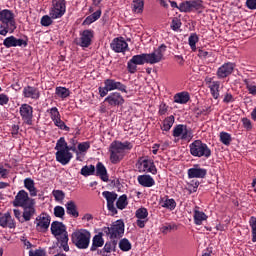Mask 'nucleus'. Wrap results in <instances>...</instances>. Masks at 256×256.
Returning a JSON list of instances; mask_svg holds the SVG:
<instances>
[{"instance_id":"nucleus-41","label":"nucleus","mask_w":256,"mask_h":256,"mask_svg":"<svg viewBox=\"0 0 256 256\" xmlns=\"http://www.w3.org/2000/svg\"><path fill=\"white\" fill-rule=\"evenodd\" d=\"M119 248L121 249V251H125V252L131 251V242H129L127 238H124L120 240Z\"/></svg>"},{"instance_id":"nucleus-27","label":"nucleus","mask_w":256,"mask_h":256,"mask_svg":"<svg viewBox=\"0 0 256 256\" xmlns=\"http://www.w3.org/2000/svg\"><path fill=\"white\" fill-rule=\"evenodd\" d=\"M96 175L97 177H100L102 181L107 183L109 181V175L107 174V168H105V165L103 163L98 162L96 165Z\"/></svg>"},{"instance_id":"nucleus-2","label":"nucleus","mask_w":256,"mask_h":256,"mask_svg":"<svg viewBox=\"0 0 256 256\" xmlns=\"http://www.w3.org/2000/svg\"><path fill=\"white\" fill-rule=\"evenodd\" d=\"M133 149V145L131 142H120V141H113L110 145V161L111 163L117 164L123 160L125 157V150L130 151Z\"/></svg>"},{"instance_id":"nucleus-8","label":"nucleus","mask_w":256,"mask_h":256,"mask_svg":"<svg viewBox=\"0 0 256 256\" xmlns=\"http://www.w3.org/2000/svg\"><path fill=\"white\" fill-rule=\"evenodd\" d=\"M167 51V46L165 44L160 45L152 53H146V61L149 65H155L156 63H161L163 61V55Z\"/></svg>"},{"instance_id":"nucleus-40","label":"nucleus","mask_w":256,"mask_h":256,"mask_svg":"<svg viewBox=\"0 0 256 256\" xmlns=\"http://www.w3.org/2000/svg\"><path fill=\"white\" fill-rule=\"evenodd\" d=\"M115 249H117V240L106 242L103 251H105V253H111V251H115Z\"/></svg>"},{"instance_id":"nucleus-29","label":"nucleus","mask_w":256,"mask_h":256,"mask_svg":"<svg viewBox=\"0 0 256 256\" xmlns=\"http://www.w3.org/2000/svg\"><path fill=\"white\" fill-rule=\"evenodd\" d=\"M209 83V89L211 91V95L214 99H219V87H221V83L219 81L211 82V78L206 80Z\"/></svg>"},{"instance_id":"nucleus-35","label":"nucleus","mask_w":256,"mask_h":256,"mask_svg":"<svg viewBox=\"0 0 256 256\" xmlns=\"http://www.w3.org/2000/svg\"><path fill=\"white\" fill-rule=\"evenodd\" d=\"M203 221H207V215L199 210L194 211V223L195 225H202Z\"/></svg>"},{"instance_id":"nucleus-13","label":"nucleus","mask_w":256,"mask_h":256,"mask_svg":"<svg viewBox=\"0 0 256 256\" xmlns=\"http://www.w3.org/2000/svg\"><path fill=\"white\" fill-rule=\"evenodd\" d=\"M51 225V216L47 213H42L36 218V229L45 233Z\"/></svg>"},{"instance_id":"nucleus-1","label":"nucleus","mask_w":256,"mask_h":256,"mask_svg":"<svg viewBox=\"0 0 256 256\" xmlns=\"http://www.w3.org/2000/svg\"><path fill=\"white\" fill-rule=\"evenodd\" d=\"M51 233L57 240V245L63 251H69V233L63 222L54 221L51 224Z\"/></svg>"},{"instance_id":"nucleus-11","label":"nucleus","mask_w":256,"mask_h":256,"mask_svg":"<svg viewBox=\"0 0 256 256\" xmlns=\"http://www.w3.org/2000/svg\"><path fill=\"white\" fill-rule=\"evenodd\" d=\"M147 63V53L134 55L129 61H128V71L129 73H136L137 72V65H145Z\"/></svg>"},{"instance_id":"nucleus-10","label":"nucleus","mask_w":256,"mask_h":256,"mask_svg":"<svg viewBox=\"0 0 256 256\" xmlns=\"http://www.w3.org/2000/svg\"><path fill=\"white\" fill-rule=\"evenodd\" d=\"M34 202H35V199L30 198L29 194L25 190H20L15 196V199L13 201V206L26 207L27 205H31V203H34Z\"/></svg>"},{"instance_id":"nucleus-52","label":"nucleus","mask_w":256,"mask_h":256,"mask_svg":"<svg viewBox=\"0 0 256 256\" xmlns=\"http://www.w3.org/2000/svg\"><path fill=\"white\" fill-rule=\"evenodd\" d=\"M53 18L48 16V15H45L41 18V25L43 27H49V25H52L53 24Z\"/></svg>"},{"instance_id":"nucleus-31","label":"nucleus","mask_w":256,"mask_h":256,"mask_svg":"<svg viewBox=\"0 0 256 256\" xmlns=\"http://www.w3.org/2000/svg\"><path fill=\"white\" fill-rule=\"evenodd\" d=\"M105 245V240H103V235L99 233L98 235H95L92 240V246L90 248V251H97L98 247H103Z\"/></svg>"},{"instance_id":"nucleus-50","label":"nucleus","mask_w":256,"mask_h":256,"mask_svg":"<svg viewBox=\"0 0 256 256\" xmlns=\"http://www.w3.org/2000/svg\"><path fill=\"white\" fill-rule=\"evenodd\" d=\"M54 215L55 217L63 219V217L65 216V208H63V206H56L54 208Z\"/></svg>"},{"instance_id":"nucleus-18","label":"nucleus","mask_w":256,"mask_h":256,"mask_svg":"<svg viewBox=\"0 0 256 256\" xmlns=\"http://www.w3.org/2000/svg\"><path fill=\"white\" fill-rule=\"evenodd\" d=\"M173 137H180L182 140L190 139L191 131L185 125L179 124L173 130Z\"/></svg>"},{"instance_id":"nucleus-64","label":"nucleus","mask_w":256,"mask_h":256,"mask_svg":"<svg viewBox=\"0 0 256 256\" xmlns=\"http://www.w3.org/2000/svg\"><path fill=\"white\" fill-rule=\"evenodd\" d=\"M231 101H233V95L227 93L223 99L224 103H231Z\"/></svg>"},{"instance_id":"nucleus-33","label":"nucleus","mask_w":256,"mask_h":256,"mask_svg":"<svg viewBox=\"0 0 256 256\" xmlns=\"http://www.w3.org/2000/svg\"><path fill=\"white\" fill-rule=\"evenodd\" d=\"M189 93L181 92L177 93L174 96V103H180L181 105H185V103H189Z\"/></svg>"},{"instance_id":"nucleus-48","label":"nucleus","mask_w":256,"mask_h":256,"mask_svg":"<svg viewBox=\"0 0 256 256\" xmlns=\"http://www.w3.org/2000/svg\"><path fill=\"white\" fill-rule=\"evenodd\" d=\"M52 195L55 201H63V199H65V192H63V190H54Z\"/></svg>"},{"instance_id":"nucleus-51","label":"nucleus","mask_w":256,"mask_h":256,"mask_svg":"<svg viewBox=\"0 0 256 256\" xmlns=\"http://www.w3.org/2000/svg\"><path fill=\"white\" fill-rule=\"evenodd\" d=\"M50 115L52 121H57L61 118V114H59V110L57 109V107H53L50 109Z\"/></svg>"},{"instance_id":"nucleus-46","label":"nucleus","mask_w":256,"mask_h":256,"mask_svg":"<svg viewBox=\"0 0 256 256\" xmlns=\"http://www.w3.org/2000/svg\"><path fill=\"white\" fill-rule=\"evenodd\" d=\"M67 142L65 141L64 137H61L55 146L56 151H65L67 149Z\"/></svg>"},{"instance_id":"nucleus-6","label":"nucleus","mask_w":256,"mask_h":256,"mask_svg":"<svg viewBox=\"0 0 256 256\" xmlns=\"http://www.w3.org/2000/svg\"><path fill=\"white\" fill-rule=\"evenodd\" d=\"M190 153L193 157H211V149L201 140H195L190 144Z\"/></svg>"},{"instance_id":"nucleus-26","label":"nucleus","mask_w":256,"mask_h":256,"mask_svg":"<svg viewBox=\"0 0 256 256\" xmlns=\"http://www.w3.org/2000/svg\"><path fill=\"white\" fill-rule=\"evenodd\" d=\"M207 175V170L203 168H190L188 170V177L190 179H203Z\"/></svg>"},{"instance_id":"nucleus-60","label":"nucleus","mask_w":256,"mask_h":256,"mask_svg":"<svg viewBox=\"0 0 256 256\" xmlns=\"http://www.w3.org/2000/svg\"><path fill=\"white\" fill-rule=\"evenodd\" d=\"M246 89H248L250 95H256V86L246 83Z\"/></svg>"},{"instance_id":"nucleus-9","label":"nucleus","mask_w":256,"mask_h":256,"mask_svg":"<svg viewBox=\"0 0 256 256\" xmlns=\"http://www.w3.org/2000/svg\"><path fill=\"white\" fill-rule=\"evenodd\" d=\"M199 9H203V0L185 1L179 5V11L182 13H191V11H199Z\"/></svg>"},{"instance_id":"nucleus-15","label":"nucleus","mask_w":256,"mask_h":256,"mask_svg":"<svg viewBox=\"0 0 256 256\" xmlns=\"http://www.w3.org/2000/svg\"><path fill=\"white\" fill-rule=\"evenodd\" d=\"M103 197H105L107 201V208L113 214L117 215V208H115V201H117V193L104 191L102 193Z\"/></svg>"},{"instance_id":"nucleus-25","label":"nucleus","mask_w":256,"mask_h":256,"mask_svg":"<svg viewBox=\"0 0 256 256\" xmlns=\"http://www.w3.org/2000/svg\"><path fill=\"white\" fill-rule=\"evenodd\" d=\"M0 226L8 227V229H15V220L11 217V213L7 212L0 217Z\"/></svg>"},{"instance_id":"nucleus-59","label":"nucleus","mask_w":256,"mask_h":256,"mask_svg":"<svg viewBox=\"0 0 256 256\" xmlns=\"http://www.w3.org/2000/svg\"><path fill=\"white\" fill-rule=\"evenodd\" d=\"M168 109H169V107L167 106V104L161 103L160 106H159L160 115H165V113H167Z\"/></svg>"},{"instance_id":"nucleus-38","label":"nucleus","mask_w":256,"mask_h":256,"mask_svg":"<svg viewBox=\"0 0 256 256\" xmlns=\"http://www.w3.org/2000/svg\"><path fill=\"white\" fill-rule=\"evenodd\" d=\"M173 123H175V116L171 115L167 117L163 121L162 131H170L171 127H173Z\"/></svg>"},{"instance_id":"nucleus-30","label":"nucleus","mask_w":256,"mask_h":256,"mask_svg":"<svg viewBox=\"0 0 256 256\" xmlns=\"http://www.w3.org/2000/svg\"><path fill=\"white\" fill-rule=\"evenodd\" d=\"M138 183L142 185V187H153L155 180L149 175H141L138 176Z\"/></svg>"},{"instance_id":"nucleus-43","label":"nucleus","mask_w":256,"mask_h":256,"mask_svg":"<svg viewBox=\"0 0 256 256\" xmlns=\"http://www.w3.org/2000/svg\"><path fill=\"white\" fill-rule=\"evenodd\" d=\"M249 225L252 229V242L256 243V218L252 216L249 220Z\"/></svg>"},{"instance_id":"nucleus-62","label":"nucleus","mask_w":256,"mask_h":256,"mask_svg":"<svg viewBox=\"0 0 256 256\" xmlns=\"http://www.w3.org/2000/svg\"><path fill=\"white\" fill-rule=\"evenodd\" d=\"M9 98L5 94H0V105H7Z\"/></svg>"},{"instance_id":"nucleus-61","label":"nucleus","mask_w":256,"mask_h":256,"mask_svg":"<svg viewBox=\"0 0 256 256\" xmlns=\"http://www.w3.org/2000/svg\"><path fill=\"white\" fill-rule=\"evenodd\" d=\"M242 123H243V126L245 127V129H252V127H253L251 125V120H249L248 118H243Z\"/></svg>"},{"instance_id":"nucleus-23","label":"nucleus","mask_w":256,"mask_h":256,"mask_svg":"<svg viewBox=\"0 0 256 256\" xmlns=\"http://www.w3.org/2000/svg\"><path fill=\"white\" fill-rule=\"evenodd\" d=\"M73 158V154L71 152H68L67 150H58L56 152V161L58 163H61V165H67L69 161Z\"/></svg>"},{"instance_id":"nucleus-49","label":"nucleus","mask_w":256,"mask_h":256,"mask_svg":"<svg viewBox=\"0 0 256 256\" xmlns=\"http://www.w3.org/2000/svg\"><path fill=\"white\" fill-rule=\"evenodd\" d=\"M199 41V37H197L196 34H192L190 37H189V45L191 47V49L193 51H195L197 49L196 45H197V42Z\"/></svg>"},{"instance_id":"nucleus-20","label":"nucleus","mask_w":256,"mask_h":256,"mask_svg":"<svg viewBox=\"0 0 256 256\" xmlns=\"http://www.w3.org/2000/svg\"><path fill=\"white\" fill-rule=\"evenodd\" d=\"M93 39V30H84L80 37V42L77 43L80 47H89Z\"/></svg>"},{"instance_id":"nucleus-54","label":"nucleus","mask_w":256,"mask_h":256,"mask_svg":"<svg viewBox=\"0 0 256 256\" xmlns=\"http://www.w3.org/2000/svg\"><path fill=\"white\" fill-rule=\"evenodd\" d=\"M171 29H173V31H178L179 29H181V20L177 18L173 19Z\"/></svg>"},{"instance_id":"nucleus-63","label":"nucleus","mask_w":256,"mask_h":256,"mask_svg":"<svg viewBox=\"0 0 256 256\" xmlns=\"http://www.w3.org/2000/svg\"><path fill=\"white\" fill-rule=\"evenodd\" d=\"M7 175H9V170L0 165V176L6 179Z\"/></svg>"},{"instance_id":"nucleus-3","label":"nucleus","mask_w":256,"mask_h":256,"mask_svg":"<svg viewBox=\"0 0 256 256\" xmlns=\"http://www.w3.org/2000/svg\"><path fill=\"white\" fill-rule=\"evenodd\" d=\"M0 21L2 25L0 28V35H7L8 33H13L15 29H17V25L15 23V14L11 10H2L0 11Z\"/></svg>"},{"instance_id":"nucleus-19","label":"nucleus","mask_w":256,"mask_h":256,"mask_svg":"<svg viewBox=\"0 0 256 256\" xmlns=\"http://www.w3.org/2000/svg\"><path fill=\"white\" fill-rule=\"evenodd\" d=\"M110 47H111L112 51H115V53H125V51H127V47H129V45L122 38H115L112 41V43L110 44Z\"/></svg>"},{"instance_id":"nucleus-53","label":"nucleus","mask_w":256,"mask_h":256,"mask_svg":"<svg viewBox=\"0 0 256 256\" xmlns=\"http://www.w3.org/2000/svg\"><path fill=\"white\" fill-rule=\"evenodd\" d=\"M54 124L56 125V127H59V129H63L64 131H69V127L65 125V122H63L61 118L54 120Z\"/></svg>"},{"instance_id":"nucleus-36","label":"nucleus","mask_w":256,"mask_h":256,"mask_svg":"<svg viewBox=\"0 0 256 256\" xmlns=\"http://www.w3.org/2000/svg\"><path fill=\"white\" fill-rule=\"evenodd\" d=\"M143 7H145V2L143 0H133L132 10L134 13H143Z\"/></svg>"},{"instance_id":"nucleus-37","label":"nucleus","mask_w":256,"mask_h":256,"mask_svg":"<svg viewBox=\"0 0 256 256\" xmlns=\"http://www.w3.org/2000/svg\"><path fill=\"white\" fill-rule=\"evenodd\" d=\"M161 207H164L165 209H169L170 211H173L175 207H177V202H175L174 199H166L162 200L160 202Z\"/></svg>"},{"instance_id":"nucleus-28","label":"nucleus","mask_w":256,"mask_h":256,"mask_svg":"<svg viewBox=\"0 0 256 256\" xmlns=\"http://www.w3.org/2000/svg\"><path fill=\"white\" fill-rule=\"evenodd\" d=\"M23 95L27 99H39V89L33 86H26L24 87Z\"/></svg>"},{"instance_id":"nucleus-39","label":"nucleus","mask_w":256,"mask_h":256,"mask_svg":"<svg viewBox=\"0 0 256 256\" xmlns=\"http://www.w3.org/2000/svg\"><path fill=\"white\" fill-rule=\"evenodd\" d=\"M128 202H127V195H122L118 198L117 202H116V207L117 209H125V207H127Z\"/></svg>"},{"instance_id":"nucleus-55","label":"nucleus","mask_w":256,"mask_h":256,"mask_svg":"<svg viewBox=\"0 0 256 256\" xmlns=\"http://www.w3.org/2000/svg\"><path fill=\"white\" fill-rule=\"evenodd\" d=\"M89 147V142H83L78 145V150L81 151V153H85V151H87Z\"/></svg>"},{"instance_id":"nucleus-57","label":"nucleus","mask_w":256,"mask_h":256,"mask_svg":"<svg viewBox=\"0 0 256 256\" xmlns=\"http://www.w3.org/2000/svg\"><path fill=\"white\" fill-rule=\"evenodd\" d=\"M14 216L16 217V219H18V221H20V223H25V220L23 219V215H21L20 210L14 209Z\"/></svg>"},{"instance_id":"nucleus-12","label":"nucleus","mask_w":256,"mask_h":256,"mask_svg":"<svg viewBox=\"0 0 256 256\" xmlns=\"http://www.w3.org/2000/svg\"><path fill=\"white\" fill-rule=\"evenodd\" d=\"M65 0H53V7L50 11L52 19H59L65 15Z\"/></svg>"},{"instance_id":"nucleus-4","label":"nucleus","mask_w":256,"mask_h":256,"mask_svg":"<svg viewBox=\"0 0 256 256\" xmlns=\"http://www.w3.org/2000/svg\"><path fill=\"white\" fill-rule=\"evenodd\" d=\"M71 241L78 249H87L91 242V232L86 229L76 230L71 235Z\"/></svg>"},{"instance_id":"nucleus-58","label":"nucleus","mask_w":256,"mask_h":256,"mask_svg":"<svg viewBox=\"0 0 256 256\" xmlns=\"http://www.w3.org/2000/svg\"><path fill=\"white\" fill-rule=\"evenodd\" d=\"M246 7L251 10L256 9V0H246Z\"/></svg>"},{"instance_id":"nucleus-5","label":"nucleus","mask_w":256,"mask_h":256,"mask_svg":"<svg viewBox=\"0 0 256 256\" xmlns=\"http://www.w3.org/2000/svg\"><path fill=\"white\" fill-rule=\"evenodd\" d=\"M105 87L99 88L100 97H105L109 91H122V93H127V86L121 82H117L114 79H106L104 81Z\"/></svg>"},{"instance_id":"nucleus-32","label":"nucleus","mask_w":256,"mask_h":256,"mask_svg":"<svg viewBox=\"0 0 256 256\" xmlns=\"http://www.w3.org/2000/svg\"><path fill=\"white\" fill-rule=\"evenodd\" d=\"M24 187H26L31 195V197H37V188H35V181L31 178H26L24 180Z\"/></svg>"},{"instance_id":"nucleus-42","label":"nucleus","mask_w":256,"mask_h":256,"mask_svg":"<svg viewBox=\"0 0 256 256\" xmlns=\"http://www.w3.org/2000/svg\"><path fill=\"white\" fill-rule=\"evenodd\" d=\"M56 95L58 97H61L62 99H65V98L69 97L70 92H69V89H67L65 87H57L56 88Z\"/></svg>"},{"instance_id":"nucleus-14","label":"nucleus","mask_w":256,"mask_h":256,"mask_svg":"<svg viewBox=\"0 0 256 256\" xmlns=\"http://www.w3.org/2000/svg\"><path fill=\"white\" fill-rule=\"evenodd\" d=\"M20 115L26 125H33V107L29 104H22L20 107Z\"/></svg>"},{"instance_id":"nucleus-34","label":"nucleus","mask_w":256,"mask_h":256,"mask_svg":"<svg viewBox=\"0 0 256 256\" xmlns=\"http://www.w3.org/2000/svg\"><path fill=\"white\" fill-rule=\"evenodd\" d=\"M66 212L72 217H79V211H77V205L73 201L66 203Z\"/></svg>"},{"instance_id":"nucleus-56","label":"nucleus","mask_w":256,"mask_h":256,"mask_svg":"<svg viewBox=\"0 0 256 256\" xmlns=\"http://www.w3.org/2000/svg\"><path fill=\"white\" fill-rule=\"evenodd\" d=\"M29 256H45V252L41 249H37L35 251L30 250Z\"/></svg>"},{"instance_id":"nucleus-22","label":"nucleus","mask_w":256,"mask_h":256,"mask_svg":"<svg viewBox=\"0 0 256 256\" xmlns=\"http://www.w3.org/2000/svg\"><path fill=\"white\" fill-rule=\"evenodd\" d=\"M233 69H235L233 63H225L222 65L217 71L219 79H225V77H229V75L233 73Z\"/></svg>"},{"instance_id":"nucleus-7","label":"nucleus","mask_w":256,"mask_h":256,"mask_svg":"<svg viewBox=\"0 0 256 256\" xmlns=\"http://www.w3.org/2000/svg\"><path fill=\"white\" fill-rule=\"evenodd\" d=\"M105 233L110 235V239H121L125 233V223L123 220H117L111 227L105 228Z\"/></svg>"},{"instance_id":"nucleus-47","label":"nucleus","mask_w":256,"mask_h":256,"mask_svg":"<svg viewBox=\"0 0 256 256\" xmlns=\"http://www.w3.org/2000/svg\"><path fill=\"white\" fill-rule=\"evenodd\" d=\"M135 215L138 219H147L149 212L146 210V208H139Z\"/></svg>"},{"instance_id":"nucleus-44","label":"nucleus","mask_w":256,"mask_h":256,"mask_svg":"<svg viewBox=\"0 0 256 256\" xmlns=\"http://www.w3.org/2000/svg\"><path fill=\"white\" fill-rule=\"evenodd\" d=\"M81 175H83L84 177H89V175H93L95 173V167L93 165L90 166H84L81 169Z\"/></svg>"},{"instance_id":"nucleus-24","label":"nucleus","mask_w":256,"mask_h":256,"mask_svg":"<svg viewBox=\"0 0 256 256\" xmlns=\"http://www.w3.org/2000/svg\"><path fill=\"white\" fill-rule=\"evenodd\" d=\"M138 169L140 171V173H157V169L155 168V166H153V163H151V161L149 160H142L139 164H138Z\"/></svg>"},{"instance_id":"nucleus-16","label":"nucleus","mask_w":256,"mask_h":256,"mask_svg":"<svg viewBox=\"0 0 256 256\" xmlns=\"http://www.w3.org/2000/svg\"><path fill=\"white\" fill-rule=\"evenodd\" d=\"M106 103H108L111 107H119L125 103V99L121 95V93L113 92L107 98H105Z\"/></svg>"},{"instance_id":"nucleus-17","label":"nucleus","mask_w":256,"mask_h":256,"mask_svg":"<svg viewBox=\"0 0 256 256\" xmlns=\"http://www.w3.org/2000/svg\"><path fill=\"white\" fill-rule=\"evenodd\" d=\"M3 45L7 47V49H11V47H27V41L17 39L15 36H10L4 39Z\"/></svg>"},{"instance_id":"nucleus-21","label":"nucleus","mask_w":256,"mask_h":256,"mask_svg":"<svg viewBox=\"0 0 256 256\" xmlns=\"http://www.w3.org/2000/svg\"><path fill=\"white\" fill-rule=\"evenodd\" d=\"M23 213L22 218L24 221H31L33 217L35 216L36 210H35V201L22 207Z\"/></svg>"},{"instance_id":"nucleus-45","label":"nucleus","mask_w":256,"mask_h":256,"mask_svg":"<svg viewBox=\"0 0 256 256\" xmlns=\"http://www.w3.org/2000/svg\"><path fill=\"white\" fill-rule=\"evenodd\" d=\"M220 141L223 143V145H231V134L227 132H221L220 133Z\"/></svg>"}]
</instances>
